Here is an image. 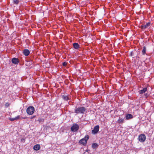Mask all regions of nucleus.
I'll return each instance as SVG.
<instances>
[{"label":"nucleus","mask_w":154,"mask_h":154,"mask_svg":"<svg viewBox=\"0 0 154 154\" xmlns=\"http://www.w3.org/2000/svg\"><path fill=\"white\" fill-rule=\"evenodd\" d=\"M23 53L26 56H27L30 53V52L28 49H25L23 51Z\"/></svg>","instance_id":"9"},{"label":"nucleus","mask_w":154,"mask_h":154,"mask_svg":"<svg viewBox=\"0 0 154 154\" xmlns=\"http://www.w3.org/2000/svg\"><path fill=\"white\" fill-rule=\"evenodd\" d=\"M146 47L145 46H143V49L142 51V53L143 55H144L146 54Z\"/></svg>","instance_id":"16"},{"label":"nucleus","mask_w":154,"mask_h":154,"mask_svg":"<svg viewBox=\"0 0 154 154\" xmlns=\"http://www.w3.org/2000/svg\"><path fill=\"white\" fill-rule=\"evenodd\" d=\"M134 53L132 52H131V54H130V55L131 56H133Z\"/></svg>","instance_id":"22"},{"label":"nucleus","mask_w":154,"mask_h":154,"mask_svg":"<svg viewBox=\"0 0 154 154\" xmlns=\"http://www.w3.org/2000/svg\"><path fill=\"white\" fill-rule=\"evenodd\" d=\"M35 116H33L31 118V119L34 118H35Z\"/></svg>","instance_id":"24"},{"label":"nucleus","mask_w":154,"mask_h":154,"mask_svg":"<svg viewBox=\"0 0 154 154\" xmlns=\"http://www.w3.org/2000/svg\"><path fill=\"white\" fill-rule=\"evenodd\" d=\"M79 128V125L76 123L74 124L71 128V130L72 132L77 131Z\"/></svg>","instance_id":"4"},{"label":"nucleus","mask_w":154,"mask_h":154,"mask_svg":"<svg viewBox=\"0 0 154 154\" xmlns=\"http://www.w3.org/2000/svg\"><path fill=\"white\" fill-rule=\"evenodd\" d=\"M21 140L22 141H23V140H24V139H23V140H22V139H21Z\"/></svg>","instance_id":"28"},{"label":"nucleus","mask_w":154,"mask_h":154,"mask_svg":"<svg viewBox=\"0 0 154 154\" xmlns=\"http://www.w3.org/2000/svg\"><path fill=\"white\" fill-rule=\"evenodd\" d=\"M144 95L145 96H146V97H148V94H147V93H146L145 94H144Z\"/></svg>","instance_id":"23"},{"label":"nucleus","mask_w":154,"mask_h":154,"mask_svg":"<svg viewBox=\"0 0 154 154\" xmlns=\"http://www.w3.org/2000/svg\"><path fill=\"white\" fill-rule=\"evenodd\" d=\"M21 140L22 141H23V140H24V139H23V140H22V139H21Z\"/></svg>","instance_id":"27"},{"label":"nucleus","mask_w":154,"mask_h":154,"mask_svg":"<svg viewBox=\"0 0 154 154\" xmlns=\"http://www.w3.org/2000/svg\"><path fill=\"white\" fill-rule=\"evenodd\" d=\"M89 138V137L88 135L86 136L84 138L82 139L79 141V143L83 145L86 144Z\"/></svg>","instance_id":"3"},{"label":"nucleus","mask_w":154,"mask_h":154,"mask_svg":"<svg viewBox=\"0 0 154 154\" xmlns=\"http://www.w3.org/2000/svg\"><path fill=\"white\" fill-rule=\"evenodd\" d=\"M26 117L23 118V119H26Z\"/></svg>","instance_id":"25"},{"label":"nucleus","mask_w":154,"mask_h":154,"mask_svg":"<svg viewBox=\"0 0 154 154\" xmlns=\"http://www.w3.org/2000/svg\"><path fill=\"white\" fill-rule=\"evenodd\" d=\"M99 125H97L95 126L93 130H92V133L94 134H97L99 131Z\"/></svg>","instance_id":"6"},{"label":"nucleus","mask_w":154,"mask_h":154,"mask_svg":"<svg viewBox=\"0 0 154 154\" xmlns=\"http://www.w3.org/2000/svg\"><path fill=\"white\" fill-rule=\"evenodd\" d=\"M10 104L8 103H7L5 104V106L8 107L10 105Z\"/></svg>","instance_id":"20"},{"label":"nucleus","mask_w":154,"mask_h":154,"mask_svg":"<svg viewBox=\"0 0 154 154\" xmlns=\"http://www.w3.org/2000/svg\"><path fill=\"white\" fill-rule=\"evenodd\" d=\"M20 118V116H18L17 117L15 118H9V119L11 121H14L15 120H18Z\"/></svg>","instance_id":"13"},{"label":"nucleus","mask_w":154,"mask_h":154,"mask_svg":"<svg viewBox=\"0 0 154 154\" xmlns=\"http://www.w3.org/2000/svg\"><path fill=\"white\" fill-rule=\"evenodd\" d=\"M19 3V0H13V3L14 4L17 5Z\"/></svg>","instance_id":"19"},{"label":"nucleus","mask_w":154,"mask_h":154,"mask_svg":"<svg viewBox=\"0 0 154 154\" xmlns=\"http://www.w3.org/2000/svg\"><path fill=\"white\" fill-rule=\"evenodd\" d=\"M125 120L124 119L119 118V120H118V122L119 124H122L124 122Z\"/></svg>","instance_id":"17"},{"label":"nucleus","mask_w":154,"mask_h":154,"mask_svg":"<svg viewBox=\"0 0 154 154\" xmlns=\"http://www.w3.org/2000/svg\"><path fill=\"white\" fill-rule=\"evenodd\" d=\"M1 99V98L0 97V100Z\"/></svg>","instance_id":"29"},{"label":"nucleus","mask_w":154,"mask_h":154,"mask_svg":"<svg viewBox=\"0 0 154 154\" xmlns=\"http://www.w3.org/2000/svg\"><path fill=\"white\" fill-rule=\"evenodd\" d=\"M21 140L22 141H23V140H24V139H23V140H22V139H21Z\"/></svg>","instance_id":"26"},{"label":"nucleus","mask_w":154,"mask_h":154,"mask_svg":"<svg viewBox=\"0 0 154 154\" xmlns=\"http://www.w3.org/2000/svg\"><path fill=\"white\" fill-rule=\"evenodd\" d=\"M11 61L13 63L15 64H17L19 62L18 59L16 58H14L12 59Z\"/></svg>","instance_id":"8"},{"label":"nucleus","mask_w":154,"mask_h":154,"mask_svg":"<svg viewBox=\"0 0 154 154\" xmlns=\"http://www.w3.org/2000/svg\"><path fill=\"white\" fill-rule=\"evenodd\" d=\"M87 109L83 106H79L78 107H76L74 110V112L76 114H84L86 112Z\"/></svg>","instance_id":"1"},{"label":"nucleus","mask_w":154,"mask_h":154,"mask_svg":"<svg viewBox=\"0 0 154 154\" xmlns=\"http://www.w3.org/2000/svg\"><path fill=\"white\" fill-rule=\"evenodd\" d=\"M146 137L144 134L140 135L138 137L139 140L141 142H144L146 140Z\"/></svg>","instance_id":"5"},{"label":"nucleus","mask_w":154,"mask_h":154,"mask_svg":"<svg viewBox=\"0 0 154 154\" xmlns=\"http://www.w3.org/2000/svg\"><path fill=\"white\" fill-rule=\"evenodd\" d=\"M63 66H65L67 65V63L65 62H64L63 63Z\"/></svg>","instance_id":"21"},{"label":"nucleus","mask_w":154,"mask_h":154,"mask_svg":"<svg viewBox=\"0 0 154 154\" xmlns=\"http://www.w3.org/2000/svg\"><path fill=\"white\" fill-rule=\"evenodd\" d=\"M40 146L39 144H36L33 147V149L35 150H38L40 149Z\"/></svg>","instance_id":"12"},{"label":"nucleus","mask_w":154,"mask_h":154,"mask_svg":"<svg viewBox=\"0 0 154 154\" xmlns=\"http://www.w3.org/2000/svg\"><path fill=\"white\" fill-rule=\"evenodd\" d=\"M147 88H144L143 90H140L139 92L140 94H143V93H145L147 91Z\"/></svg>","instance_id":"14"},{"label":"nucleus","mask_w":154,"mask_h":154,"mask_svg":"<svg viewBox=\"0 0 154 154\" xmlns=\"http://www.w3.org/2000/svg\"><path fill=\"white\" fill-rule=\"evenodd\" d=\"M133 116L130 114H128L125 116V118L127 120H129L133 118Z\"/></svg>","instance_id":"10"},{"label":"nucleus","mask_w":154,"mask_h":154,"mask_svg":"<svg viewBox=\"0 0 154 154\" xmlns=\"http://www.w3.org/2000/svg\"><path fill=\"white\" fill-rule=\"evenodd\" d=\"M150 25V23H148L145 25H142L140 26V28L142 29H146L149 27Z\"/></svg>","instance_id":"7"},{"label":"nucleus","mask_w":154,"mask_h":154,"mask_svg":"<svg viewBox=\"0 0 154 154\" xmlns=\"http://www.w3.org/2000/svg\"><path fill=\"white\" fill-rule=\"evenodd\" d=\"M26 112L29 115H32L35 112V108L33 106H29L26 109Z\"/></svg>","instance_id":"2"},{"label":"nucleus","mask_w":154,"mask_h":154,"mask_svg":"<svg viewBox=\"0 0 154 154\" xmlns=\"http://www.w3.org/2000/svg\"><path fill=\"white\" fill-rule=\"evenodd\" d=\"M99 145L97 143H93L92 144V147L93 149H95L97 148Z\"/></svg>","instance_id":"18"},{"label":"nucleus","mask_w":154,"mask_h":154,"mask_svg":"<svg viewBox=\"0 0 154 154\" xmlns=\"http://www.w3.org/2000/svg\"><path fill=\"white\" fill-rule=\"evenodd\" d=\"M73 45L74 48L76 49H78L80 48V46L78 43H74Z\"/></svg>","instance_id":"11"},{"label":"nucleus","mask_w":154,"mask_h":154,"mask_svg":"<svg viewBox=\"0 0 154 154\" xmlns=\"http://www.w3.org/2000/svg\"><path fill=\"white\" fill-rule=\"evenodd\" d=\"M62 97L63 100L66 101H67L68 100L70 99V97L69 96L63 95L62 96Z\"/></svg>","instance_id":"15"}]
</instances>
